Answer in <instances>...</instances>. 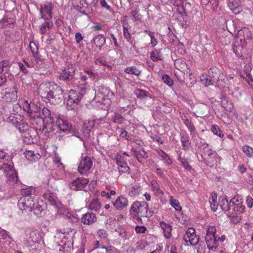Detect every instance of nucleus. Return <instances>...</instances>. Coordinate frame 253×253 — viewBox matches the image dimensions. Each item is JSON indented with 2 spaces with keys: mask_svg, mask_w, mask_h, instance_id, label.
I'll use <instances>...</instances> for the list:
<instances>
[{
  "mask_svg": "<svg viewBox=\"0 0 253 253\" xmlns=\"http://www.w3.org/2000/svg\"><path fill=\"white\" fill-rule=\"evenodd\" d=\"M209 78L212 79L214 83L218 82L224 80V75L217 68L213 67L210 68L209 71Z\"/></svg>",
  "mask_w": 253,
  "mask_h": 253,
  "instance_id": "nucleus-16",
  "label": "nucleus"
},
{
  "mask_svg": "<svg viewBox=\"0 0 253 253\" xmlns=\"http://www.w3.org/2000/svg\"><path fill=\"white\" fill-rule=\"evenodd\" d=\"M5 98L7 101H15L17 98V91H13L11 92L6 93L5 95Z\"/></svg>",
  "mask_w": 253,
  "mask_h": 253,
  "instance_id": "nucleus-41",
  "label": "nucleus"
},
{
  "mask_svg": "<svg viewBox=\"0 0 253 253\" xmlns=\"http://www.w3.org/2000/svg\"><path fill=\"white\" fill-rule=\"evenodd\" d=\"M92 166L91 159L86 156L82 159L78 167V171L81 174H85Z\"/></svg>",
  "mask_w": 253,
  "mask_h": 253,
  "instance_id": "nucleus-14",
  "label": "nucleus"
},
{
  "mask_svg": "<svg viewBox=\"0 0 253 253\" xmlns=\"http://www.w3.org/2000/svg\"><path fill=\"white\" fill-rule=\"evenodd\" d=\"M147 92L145 90H143L140 89H137L135 91V94L137 97L140 99L147 96Z\"/></svg>",
  "mask_w": 253,
  "mask_h": 253,
  "instance_id": "nucleus-57",
  "label": "nucleus"
},
{
  "mask_svg": "<svg viewBox=\"0 0 253 253\" xmlns=\"http://www.w3.org/2000/svg\"><path fill=\"white\" fill-rule=\"evenodd\" d=\"M246 203L249 208L251 209L253 207V198L251 196H248L247 197Z\"/></svg>",
  "mask_w": 253,
  "mask_h": 253,
  "instance_id": "nucleus-64",
  "label": "nucleus"
},
{
  "mask_svg": "<svg viewBox=\"0 0 253 253\" xmlns=\"http://www.w3.org/2000/svg\"><path fill=\"white\" fill-rule=\"evenodd\" d=\"M125 119L120 114H115L114 116L113 117V121L114 123L119 124H121L124 121Z\"/></svg>",
  "mask_w": 253,
  "mask_h": 253,
  "instance_id": "nucleus-53",
  "label": "nucleus"
},
{
  "mask_svg": "<svg viewBox=\"0 0 253 253\" xmlns=\"http://www.w3.org/2000/svg\"><path fill=\"white\" fill-rule=\"evenodd\" d=\"M170 204L171 206L175 209L176 211H180L181 210L182 208L178 201L174 199L172 196L170 197Z\"/></svg>",
  "mask_w": 253,
  "mask_h": 253,
  "instance_id": "nucleus-45",
  "label": "nucleus"
},
{
  "mask_svg": "<svg viewBox=\"0 0 253 253\" xmlns=\"http://www.w3.org/2000/svg\"><path fill=\"white\" fill-rule=\"evenodd\" d=\"M162 79L164 83L169 86H171L173 84L172 80L167 74H164L162 76Z\"/></svg>",
  "mask_w": 253,
  "mask_h": 253,
  "instance_id": "nucleus-52",
  "label": "nucleus"
},
{
  "mask_svg": "<svg viewBox=\"0 0 253 253\" xmlns=\"http://www.w3.org/2000/svg\"><path fill=\"white\" fill-rule=\"evenodd\" d=\"M94 62L97 65L106 66L109 70H111L112 69L111 65L107 64L106 58L104 56H100L94 58Z\"/></svg>",
  "mask_w": 253,
  "mask_h": 253,
  "instance_id": "nucleus-30",
  "label": "nucleus"
},
{
  "mask_svg": "<svg viewBox=\"0 0 253 253\" xmlns=\"http://www.w3.org/2000/svg\"><path fill=\"white\" fill-rule=\"evenodd\" d=\"M54 163L56 165L57 167L58 168H64V167L63 164L61 162L60 158L58 156V154L55 153V157L53 160Z\"/></svg>",
  "mask_w": 253,
  "mask_h": 253,
  "instance_id": "nucleus-60",
  "label": "nucleus"
},
{
  "mask_svg": "<svg viewBox=\"0 0 253 253\" xmlns=\"http://www.w3.org/2000/svg\"><path fill=\"white\" fill-rule=\"evenodd\" d=\"M35 192V189L33 187H27L21 189L22 196H31Z\"/></svg>",
  "mask_w": 253,
  "mask_h": 253,
  "instance_id": "nucleus-42",
  "label": "nucleus"
},
{
  "mask_svg": "<svg viewBox=\"0 0 253 253\" xmlns=\"http://www.w3.org/2000/svg\"><path fill=\"white\" fill-rule=\"evenodd\" d=\"M93 42L95 46L101 50L102 47L106 43V39L103 35H98L93 39Z\"/></svg>",
  "mask_w": 253,
  "mask_h": 253,
  "instance_id": "nucleus-26",
  "label": "nucleus"
},
{
  "mask_svg": "<svg viewBox=\"0 0 253 253\" xmlns=\"http://www.w3.org/2000/svg\"><path fill=\"white\" fill-rule=\"evenodd\" d=\"M29 47L33 55H35L38 53L39 48L38 45L34 42H30L29 43Z\"/></svg>",
  "mask_w": 253,
  "mask_h": 253,
  "instance_id": "nucleus-51",
  "label": "nucleus"
},
{
  "mask_svg": "<svg viewBox=\"0 0 253 253\" xmlns=\"http://www.w3.org/2000/svg\"><path fill=\"white\" fill-rule=\"evenodd\" d=\"M147 153L142 149L138 151L137 155L136 157L137 161L140 163L142 162L143 159H147Z\"/></svg>",
  "mask_w": 253,
  "mask_h": 253,
  "instance_id": "nucleus-44",
  "label": "nucleus"
},
{
  "mask_svg": "<svg viewBox=\"0 0 253 253\" xmlns=\"http://www.w3.org/2000/svg\"><path fill=\"white\" fill-rule=\"evenodd\" d=\"M103 119L100 118L93 120H88L84 123L83 127V133L85 139L88 138L90 136L91 129L96 125H99L102 123Z\"/></svg>",
  "mask_w": 253,
  "mask_h": 253,
  "instance_id": "nucleus-12",
  "label": "nucleus"
},
{
  "mask_svg": "<svg viewBox=\"0 0 253 253\" xmlns=\"http://www.w3.org/2000/svg\"><path fill=\"white\" fill-rule=\"evenodd\" d=\"M150 59L154 62L163 61V57L160 50L155 49L150 53Z\"/></svg>",
  "mask_w": 253,
  "mask_h": 253,
  "instance_id": "nucleus-34",
  "label": "nucleus"
},
{
  "mask_svg": "<svg viewBox=\"0 0 253 253\" xmlns=\"http://www.w3.org/2000/svg\"><path fill=\"white\" fill-rule=\"evenodd\" d=\"M201 80L203 83V84L206 86H209L213 84L212 79L209 78L207 74H203L201 77Z\"/></svg>",
  "mask_w": 253,
  "mask_h": 253,
  "instance_id": "nucleus-38",
  "label": "nucleus"
},
{
  "mask_svg": "<svg viewBox=\"0 0 253 253\" xmlns=\"http://www.w3.org/2000/svg\"><path fill=\"white\" fill-rule=\"evenodd\" d=\"M232 209L234 211L238 212L239 213H242L244 211L245 207L242 205V203L237 204V206H235Z\"/></svg>",
  "mask_w": 253,
  "mask_h": 253,
  "instance_id": "nucleus-58",
  "label": "nucleus"
},
{
  "mask_svg": "<svg viewBox=\"0 0 253 253\" xmlns=\"http://www.w3.org/2000/svg\"><path fill=\"white\" fill-rule=\"evenodd\" d=\"M33 56L36 64L39 65V66H41L44 60L41 58V57L39 56L38 53L36 54L35 55H33Z\"/></svg>",
  "mask_w": 253,
  "mask_h": 253,
  "instance_id": "nucleus-62",
  "label": "nucleus"
},
{
  "mask_svg": "<svg viewBox=\"0 0 253 253\" xmlns=\"http://www.w3.org/2000/svg\"><path fill=\"white\" fill-rule=\"evenodd\" d=\"M157 154L161 157L167 165H171L172 164V161L169 156L163 150L159 149L157 150Z\"/></svg>",
  "mask_w": 253,
  "mask_h": 253,
  "instance_id": "nucleus-31",
  "label": "nucleus"
},
{
  "mask_svg": "<svg viewBox=\"0 0 253 253\" xmlns=\"http://www.w3.org/2000/svg\"><path fill=\"white\" fill-rule=\"evenodd\" d=\"M249 34V30L248 28H244L241 30H239L238 32V37L240 38V41L242 40H245L246 38L248 37Z\"/></svg>",
  "mask_w": 253,
  "mask_h": 253,
  "instance_id": "nucleus-40",
  "label": "nucleus"
},
{
  "mask_svg": "<svg viewBox=\"0 0 253 253\" xmlns=\"http://www.w3.org/2000/svg\"><path fill=\"white\" fill-rule=\"evenodd\" d=\"M151 138L153 139L154 141H155L157 142L159 144H162L164 143V140L160 136L152 134V135H151Z\"/></svg>",
  "mask_w": 253,
  "mask_h": 253,
  "instance_id": "nucleus-61",
  "label": "nucleus"
},
{
  "mask_svg": "<svg viewBox=\"0 0 253 253\" xmlns=\"http://www.w3.org/2000/svg\"><path fill=\"white\" fill-rule=\"evenodd\" d=\"M62 234L63 238L65 239L67 241H61V244H58L54 247V250L56 253H66L68 252L66 246H68L70 244L71 240L74 237L76 233V230L71 228H68L63 230V231H60Z\"/></svg>",
  "mask_w": 253,
  "mask_h": 253,
  "instance_id": "nucleus-4",
  "label": "nucleus"
},
{
  "mask_svg": "<svg viewBox=\"0 0 253 253\" xmlns=\"http://www.w3.org/2000/svg\"><path fill=\"white\" fill-rule=\"evenodd\" d=\"M116 161L117 164L118 166L119 172L122 173H129L130 168L127 164L124 161L122 156H117Z\"/></svg>",
  "mask_w": 253,
  "mask_h": 253,
  "instance_id": "nucleus-20",
  "label": "nucleus"
},
{
  "mask_svg": "<svg viewBox=\"0 0 253 253\" xmlns=\"http://www.w3.org/2000/svg\"><path fill=\"white\" fill-rule=\"evenodd\" d=\"M219 205L221 209L224 211H228L231 208L230 202H228L226 198H222L219 201Z\"/></svg>",
  "mask_w": 253,
  "mask_h": 253,
  "instance_id": "nucleus-35",
  "label": "nucleus"
},
{
  "mask_svg": "<svg viewBox=\"0 0 253 253\" xmlns=\"http://www.w3.org/2000/svg\"><path fill=\"white\" fill-rule=\"evenodd\" d=\"M131 216L138 221H141V217H150L154 212L149 210L148 204L145 201H135L129 210Z\"/></svg>",
  "mask_w": 253,
  "mask_h": 253,
  "instance_id": "nucleus-3",
  "label": "nucleus"
},
{
  "mask_svg": "<svg viewBox=\"0 0 253 253\" xmlns=\"http://www.w3.org/2000/svg\"><path fill=\"white\" fill-rule=\"evenodd\" d=\"M68 97L79 103L82 98V94L74 90L69 91Z\"/></svg>",
  "mask_w": 253,
  "mask_h": 253,
  "instance_id": "nucleus-33",
  "label": "nucleus"
},
{
  "mask_svg": "<svg viewBox=\"0 0 253 253\" xmlns=\"http://www.w3.org/2000/svg\"><path fill=\"white\" fill-rule=\"evenodd\" d=\"M78 103L68 97L67 101V108L68 110H72L78 105Z\"/></svg>",
  "mask_w": 253,
  "mask_h": 253,
  "instance_id": "nucleus-55",
  "label": "nucleus"
},
{
  "mask_svg": "<svg viewBox=\"0 0 253 253\" xmlns=\"http://www.w3.org/2000/svg\"><path fill=\"white\" fill-rule=\"evenodd\" d=\"M181 141L182 145L184 149H185V148L187 147L190 144V142L188 139V136L187 135L181 136Z\"/></svg>",
  "mask_w": 253,
  "mask_h": 253,
  "instance_id": "nucleus-54",
  "label": "nucleus"
},
{
  "mask_svg": "<svg viewBox=\"0 0 253 253\" xmlns=\"http://www.w3.org/2000/svg\"><path fill=\"white\" fill-rule=\"evenodd\" d=\"M183 240L191 245L195 246L199 242V237L196 235L195 230L193 228H188L183 236Z\"/></svg>",
  "mask_w": 253,
  "mask_h": 253,
  "instance_id": "nucleus-11",
  "label": "nucleus"
},
{
  "mask_svg": "<svg viewBox=\"0 0 253 253\" xmlns=\"http://www.w3.org/2000/svg\"><path fill=\"white\" fill-rule=\"evenodd\" d=\"M97 219L95 214L92 212H87L83 215L82 222L84 225H90L96 222Z\"/></svg>",
  "mask_w": 253,
  "mask_h": 253,
  "instance_id": "nucleus-23",
  "label": "nucleus"
},
{
  "mask_svg": "<svg viewBox=\"0 0 253 253\" xmlns=\"http://www.w3.org/2000/svg\"><path fill=\"white\" fill-rule=\"evenodd\" d=\"M123 35L124 37L127 42H129L131 39V36L128 31V25L123 26Z\"/></svg>",
  "mask_w": 253,
  "mask_h": 253,
  "instance_id": "nucleus-49",
  "label": "nucleus"
},
{
  "mask_svg": "<svg viewBox=\"0 0 253 253\" xmlns=\"http://www.w3.org/2000/svg\"><path fill=\"white\" fill-rule=\"evenodd\" d=\"M101 207V203L99 202L98 199L94 198L91 200L88 205V208L91 211H95L100 210Z\"/></svg>",
  "mask_w": 253,
  "mask_h": 253,
  "instance_id": "nucleus-32",
  "label": "nucleus"
},
{
  "mask_svg": "<svg viewBox=\"0 0 253 253\" xmlns=\"http://www.w3.org/2000/svg\"><path fill=\"white\" fill-rule=\"evenodd\" d=\"M139 187L133 186L131 187L128 192L129 195L131 197H135L139 195Z\"/></svg>",
  "mask_w": 253,
  "mask_h": 253,
  "instance_id": "nucleus-50",
  "label": "nucleus"
},
{
  "mask_svg": "<svg viewBox=\"0 0 253 253\" xmlns=\"http://www.w3.org/2000/svg\"><path fill=\"white\" fill-rule=\"evenodd\" d=\"M75 72V69L70 65L67 69L62 71L59 76V79L63 81H69L72 78Z\"/></svg>",
  "mask_w": 253,
  "mask_h": 253,
  "instance_id": "nucleus-21",
  "label": "nucleus"
},
{
  "mask_svg": "<svg viewBox=\"0 0 253 253\" xmlns=\"http://www.w3.org/2000/svg\"><path fill=\"white\" fill-rule=\"evenodd\" d=\"M28 236L29 237V238L32 239V241L37 243L40 240L39 234L35 230L31 231Z\"/></svg>",
  "mask_w": 253,
  "mask_h": 253,
  "instance_id": "nucleus-43",
  "label": "nucleus"
},
{
  "mask_svg": "<svg viewBox=\"0 0 253 253\" xmlns=\"http://www.w3.org/2000/svg\"><path fill=\"white\" fill-rule=\"evenodd\" d=\"M38 93L45 102H53L62 95V90L60 86L53 83H44L41 84L38 88Z\"/></svg>",
  "mask_w": 253,
  "mask_h": 253,
  "instance_id": "nucleus-2",
  "label": "nucleus"
},
{
  "mask_svg": "<svg viewBox=\"0 0 253 253\" xmlns=\"http://www.w3.org/2000/svg\"><path fill=\"white\" fill-rule=\"evenodd\" d=\"M46 208V204L42 200H37L35 202L33 210L36 211V213L38 214L41 213Z\"/></svg>",
  "mask_w": 253,
  "mask_h": 253,
  "instance_id": "nucleus-27",
  "label": "nucleus"
},
{
  "mask_svg": "<svg viewBox=\"0 0 253 253\" xmlns=\"http://www.w3.org/2000/svg\"><path fill=\"white\" fill-rule=\"evenodd\" d=\"M0 170L2 171L7 175V183L9 185L13 186L18 182V174L14 169L12 165L6 163H4L0 167Z\"/></svg>",
  "mask_w": 253,
  "mask_h": 253,
  "instance_id": "nucleus-6",
  "label": "nucleus"
},
{
  "mask_svg": "<svg viewBox=\"0 0 253 253\" xmlns=\"http://www.w3.org/2000/svg\"><path fill=\"white\" fill-rule=\"evenodd\" d=\"M53 8L54 4L52 1H46L41 4L39 8L41 18L45 20H49L52 19Z\"/></svg>",
  "mask_w": 253,
  "mask_h": 253,
  "instance_id": "nucleus-9",
  "label": "nucleus"
},
{
  "mask_svg": "<svg viewBox=\"0 0 253 253\" xmlns=\"http://www.w3.org/2000/svg\"><path fill=\"white\" fill-rule=\"evenodd\" d=\"M233 49L237 57H239L242 56L244 48L242 45L235 44Z\"/></svg>",
  "mask_w": 253,
  "mask_h": 253,
  "instance_id": "nucleus-46",
  "label": "nucleus"
},
{
  "mask_svg": "<svg viewBox=\"0 0 253 253\" xmlns=\"http://www.w3.org/2000/svg\"><path fill=\"white\" fill-rule=\"evenodd\" d=\"M135 230L137 233H145L147 229L144 226H136Z\"/></svg>",
  "mask_w": 253,
  "mask_h": 253,
  "instance_id": "nucleus-63",
  "label": "nucleus"
},
{
  "mask_svg": "<svg viewBox=\"0 0 253 253\" xmlns=\"http://www.w3.org/2000/svg\"><path fill=\"white\" fill-rule=\"evenodd\" d=\"M211 130L214 134L216 135L221 138L224 136L223 133L217 125H213L211 128Z\"/></svg>",
  "mask_w": 253,
  "mask_h": 253,
  "instance_id": "nucleus-48",
  "label": "nucleus"
},
{
  "mask_svg": "<svg viewBox=\"0 0 253 253\" xmlns=\"http://www.w3.org/2000/svg\"><path fill=\"white\" fill-rule=\"evenodd\" d=\"M53 26L52 22L50 21H45L42 23L40 29V32L42 35L46 33L47 30L51 29Z\"/></svg>",
  "mask_w": 253,
  "mask_h": 253,
  "instance_id": "nucleus-36",
  "label": "nucleus"
},
{
  "mask_svg": "<svg viewBox=\"0 0 253 253\" xmlns=\"http://www.w3.org/2000/svg\"><path fill=\"white\" fill-rule=\"evenodd\" d=\"M24 155L26 159L32 163L38 162L41 158V155L33 150H25Z\"/></svg>",
  "mask_w": 253,
  "mask_h": 253,
  "instance_id": "nucleus-22",
  "label": "nucleus"
},
{
  "mask_svg": "<svg viewBox=\"0 0 253 253\" xmlns=\"http://www.w3.org/2000/svg\"><path fill=\"white\" fill-rule=\"evenodd\" d=\"M19 105L27 112L31 124L37 130H41L42 128L43 129L44 122L47 124H52L57 116L46 107L42 108V114L40 107L34 102L29 103L26 100H22L19 101Z\"/></svg>",
  "mask_w": 253,
  "mask_h": 253,
  "instance_id": "nucleus-1",
  "label": "nucleus"
},
{
  "mask_svg": "<svg viewBox=\"0 0 253 253\" xmlns=\"http://www.w3.org/2000/svg\"><path fill=\"white\" fill-rule=\"evenodd\" d=\"M178 160L181 163L182 166L185 169L190 170L191 169V167L189 165L186 159L179 157Z\"/></svg>",
  "mask_w": 253,
  "mask_h": 253,
  "instance_id": "nucleus-56",
  "label": "nucleus"
},
{
  "mask_svg": "<svg viewBox=\"0 0 253 253\" xmlns=\"http://www.w3.org/2000/svg\"><path fill=\"white\" fill-rule=\"evenodd\" d=\"M125 72L128 74L134 75L136 76H139L141 73L140 71L138 69L133 66L126 68Z\"/></svg>",
  "mask_w": 253,
  "mask_h": 253,
  "instance_id": "nucleus-39",
  "label": "nucleus"
},
{
  "mask_svg": "<svg viewBox=\"0 0 253 253\" xmlns=\"http://www.w3.org/2000/svg\"><path fill=\"white\" fill-rule=\"evenodd\" d=\"M35 202L32 196H22L18 202V207L22 213L31 212L34 208Z\"/></svg>",
  "mask_w": 253,
  "mask_h": 253,
  "instance_id": "nucleus-7",
  "label": "nucleus"
},
{
  "mask_svg": "<svg viewBox=\"0 0 253 253\" xmlns=\"http://www.w3.org/2000/svg\"><path fill=\"white\" fill-rule=\"evenodd\" d=\"M112 204L117 210H122L127 207L128 201L126 198L121 196L118 197L115 201L112 202Z\"/></svg>",
  "mask_w": 253,
  "mask_h": 253,
  "instance_id": "nucleus-19",
  "label": "nucleus"
},
{
  "mask_svg": "<svg viewBox=\"0 0 253 253\" xmlns=\"http://www.w3.org/2000/svg\"><path fill=\"white\" fill-rule=\"evenodd\" d=\"M230 202L231 208H233L235 207V206H237V204L242 203L241 201V199L239 197H235L234 198L231 199Z\"/></svg>",
  "mask_w": 253,
  "mask_h": 253,
  "instance_id": "nucleus-59",
  "label": "nucleus"
},
{
  "mask_svg": "<svg viewBox=\"0 0 253 253\" xmlns=\"http://www.w3.org/2000/svg\"><path fill=\"white\" fill-rule=\"evenodd\" d=\"M89 180L85 178H77L71 182L69 186L70 188L75 191H79L84 190L86 185L88 184Z\"/></svg>",
  "mask_w": 253,
  "mask_h": 253,
  "instance_id": "nucleus-13",
  "label": "nucleus"
},
{
  "mask_svg": "<svg viewBox=\"0 0 253 253\" xmlns=\"http://www.w3.org/2000/svg\"><path fill=\"white\" fill-rule=\"evenodd\" d=\"M151 190L154 192V194L157 196L163 195L164 192L161 189L160 186L156 180H153L150 183Z\"/></svg>",
  "mask_w": 253,
  "mask_h": 253,
  "instance_id": "nucleus-28",
  "label": "nucleus"
},
{
  "mask_svg": "<svg viewBox=\"0 0 253 253\" xmlns=\"http://www.w3.org/2000/svg\"><path fill=\"white\" fill-rule=\"evenodd\" d=\"M228 0V7L234 14L237 15L240 13L242 11L243 8L241 5L240 0Z\"/></svg>",
  "mask_w": 253,
  "mask_h": 253,
  "instance_id": "nucleus-17",
  "label": "nucleus"
},
{
  "mask_svg": "<svg viewBox=\"0 0 253 253\" xmlns=\"http://www.w3.org/2000/svg\"><path fill=\"white\" fill-rule=\"evenodd\" d=\"M217 195L216 193H212L209 199V203L211 205V208L213 211H216L217 210L219 203L217 202Z\"/></svg>",
  "mask_w": 253,
  "mask_h": 253,
  "instance_id": "nucleus-29",
  "label": "nucleus"
},
{
  "mask_svg": "<svg viewBox=\"0 0 253 253\" xmlns=\"http://www.w3.org/2000/svg\"><path fill=\"white\" fill-rule=\"evenodd\" d=\"M181 118L190 133L194 134H196V129L192 122L189 120L185 115L181 116Z\"/></svg>",
  "mask_w": 253,
  "mask_h": 253,
  "instance_id": "nucleus-25",
  "label": "nucleus"
},
{
  "mask_svg": "<svg viewBox=\"0 0 253 253\" xmlns=\"http://www.w3.org/2000/svg\"><path fill=\"white\" fill-rule=\"evenodd\" d=\"M242 150L247 157L251 158L253 156V149L248 146L244 145L243 146Z\"/></svg>",
  "mask_w": 253,
  "mask_h": 253,
  "instance_id": "nucleus-47",
  "label": "nucleus"
},
{
  "mask_svg": "<svg viewBox=\"0 0 253 253\" xmlns=\"http://www.w3.org/2000/svg\"><path fill=\"white\" fill-rule=\"evenodd\" d=\"M7 122L14 125L20 132L29 130V127L25 121V117L21 115L10 114L7 118Z\"/></svg>",
  "mask_w": 253,
  "mask_h": 253,
  "instance_id": "nucleus-5",
  "label": "nucleus"
},
{
  "mask_svg": "<svg viewBox=\"0 0 253 253\" xmlns=\"http://www.w3.org/2000/svg\"><path fill=\"white\" fill-rule=\"evenodd\" d=\"M216 229L213 225H209L206 229L205 241L209 249L215 250L217 247L216 244L217 236L215 235Z\"/></svg>",
  "mask_w": 253,
  "mask_h": 253,
  "instance_id": "nucleus-8",
  "label": "nucleus"
},
{
  "mask_svg": "<svg viewBox=\"0 0 253 253\" xmlns=\"http://www.w3.org/2000/svg\"><path fill=\"white\" fill-rule=\"evenodd\" d=\"M160 226L163 230L164 237L167 239H169L171 236L172 226L168 223L164 221L160 222Z\"/></svg>",
  "mask_w": 253,
  "mask_h": 253,
  "instance_id": "nucleus-24",
  "label": "nucleus"
},
{
  "mask_svg": "<svg viewBox=\"0 0 253 253\" xmlns=\"http://www.w3.org/2000/svg\"><path fill=\"white\" fill-rule=\"evenodd\" d=\"M43 198L47 200L50 204L57 209L58 212L61 213L62 211L65 209L64 206L57 201L56 196L49 190L47 191L42 195Z\"/></svg>",
  "mask_w": 253,
  "mask_h": 253,
  "instance_id": "nucleus-10",
  "label": "nucleus"
},
{
  "mask_svg": "<svg viewBox=\"0 0 253 253\" xmlns=\"http://www.w3.org/2000/svg\"><path fill=\"white\" fill-rule=\"evenodd\" d=\"M26 238L24 240V245L29 250L35 249L36 248V244L37 242L32 241V239L29 238L28 235H26Z\"/></svg>",
  "mask_w": 253,
  "mask_h": 253,
  "instance_id": "nucleus-37",
  "label": "nucleus"
},
{
  "mask_svg": "<svg viewBox=\"0 0 253 253\" xmlns=\"http://www.w3.org/2000/svg\"><path fill=\"white\" fill-rule=\"evenodd\" d=\"M55 115L57 116L55 119H56L55 125L57 128L63 132H69L72 128L71 124L67 120L61 119L59 115Z\"/></svg>",
  "mask_w": 253,
  "mask_h": 253,
  "instance_id": "nucleus-15",
  "label": "nucleus"
},
{
  "mask_svg": "<svg viewBox=\"0 0 253 253\" xmlns=\"http://www.w3.org/2000/svg\"><path fill=\"white\" fill-rule=\"evenodd\" d=\"M174 66L177 69L181 71L184 74L186 73L187 74H189L190 76H192L189 66L182 60L179 59L176 60L174 62Z\"/></svg>",
  "mask_w": 253,
  "mask_h": 253,
  "instance_id": "nucleus-18",
  "label": "nucleus"
}]
</instances>
